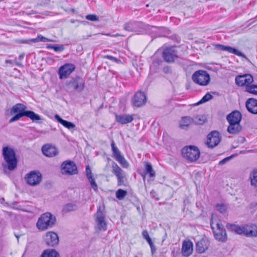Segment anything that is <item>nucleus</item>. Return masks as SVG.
Masks as SVG:
<instances>
[{"mask_svg":"<svg viewBox=\"0 0 257 257\" xmlns=\"http://www.w3.org/2000/svg\"><path fill=\"white\" fill-rule=\"evenodd\" d=\"M16 235V237L18 239L19 236L18 235Z\"/></svg>","mask_w":257,"mask_h":257,"instance_id":"obj_59","label":"nucleus"},{"mask_svg":"<svg viewBox=\"0 0 257 257\" xmlns=\"http://www.w3.org/2000/svg\"><path fill=\"white\" fill-rule=\"evenodd\" d=\"M84 86V81L80 77L72 78L65 84L66 89L68 92H72L74 90L81 92L83 90Z\"/></svg>","mask_w":257,"mask_h":257,"instance_id":"obj_6","label":"nucleus"},{"mask_svg":"<svg viewBox=\"0 0 257 257\" xmlns=\"http://www.w3.org/2000/svg\"><path fill=\"white\" fill-rule=\"evenodd\" d=\"M55 42V41L51 39H48L45 37H43V36L39 35L38 36V37L35 38L33 39V42Z\"/></svg>","mask_w":257,"mask_h":257,"instance_id":"obj_39","label":"nucleus"},{"mask_svg":"<svg viewBox=\"0 0 257 257\" xmlns=\"http://www.w3.org/2000/svg\"><path fill=\"white\" fill-rule=\"evenodd\" d=\"M149 245L151 248L152 251H153V249H154V248H155V245H154V243L153 242H152V244H149Z\"/></svg>","mask_w":257,"mask_h":257,"instance_id":"obj_53","label":"nucleus"},{"mask_svg":"<svg viewBox=\"0 0 257 257\" xmlns=\"http://www.w3.org/2000/svg\"><path fill=\"white\" fill-rule=\"evenodd\" d=\"M24 55H20L19 58L20 60H21L22 59H23L24 58Z\"/></svg>","mask_w":257,"mask_h":257,"instance_id":"obj_57","label":"nucleus"},{"mask_svg":"<svg viewBox=\"0 0 257 257\" xmlns=\"http://www.w3.org/2000/svg\"><path fill=\"white\" fill-rule=\"evenodd\" d=\"M64 49V46L62 45H54L53 50L56 52H61Z\"/></svg>","mask_w":257,"mask_h":257,"instance_id":"obj_45","label":"nucleus"},{"mask_svg":"<svg viewBox=\"0 0 257 257\" xmlns=\"http://www.w3.org/2000/svg\"><path fill=\"white\" fill-rule=\"evenodd\" d=\"M193 252V243L191 241L184 240L182 243V254L184 256H190Z\"/></svg>","mask_w":257,"mask_h":257,"instance_id":"obj_21","label":"nucleus"},{"mask_svg":"<svg viewBox=\"0 0 257 257\" xmlns=\"http://www.w3.org/2000/svg\"><path fill=\"white\" fill-rule=\"evenodd\" d=\"M41 118L40 116L38 114H37L33 112V121L38 120H41Z\"/></svg>","mask_w":257,"mask_h":257,"instance_id":"obj_49","label":"nucleus"},{"mask_svg":"<svg viewBox=\"0 0 257 257\" xmlns=\"http://www.w3.org/2000/svg\"><path fill=\"white\" fill-rule=\"evenodd\" d=\"M75 69V66L72 64H66L59 69V78L61 79L67 77Z\"/></svg>","mask_w":257,"mask_h":257,"instance_id":"obj_15","label":"nucleus"},{"mask_svg":"<svg viewBox=\"0 0 257 257\" xmlns=\"http://www.w3.org/2000/svg\"><path fill=\"white\" fill-rule=\"evenodd\" d=\"M133 119V116L128 114L116 115V121L121 124H126L131 122Z\"/></svg>","mask_w":257,"mask_h":257,"instance_id":"obj_26","label":"nucleus"},{"mask_svg":"<svg viewBox=\"0 0 257 257\" xmlns=\"http://www.w3.org/2000/svg\"><path fill=\"white\" fill-rule=\"evenodd\" d=\"M25 180L28 184L32 186V171L29 172L26 175Z\"/></svg>","mask_w":257,"mask_h":257,"instance_id":"obj_42","label":"nucleus"},{"mask_svg":"<svg viewBox=\"0 0 257 257\" xmlns=\"http://www.w3.org/2000/svg\"><path fill=\"white\" fill-rule=\"evenodd\" d=\"M89 181L93 190L94 191H97L98 187L97 184L95 183L94 181V179L93 178L91 179H89Z\"/></svg>","mask_w":257,"mask_h":257,"instance_id":"obj_44","label":"nucleus"},{"mask_svg":"<svg viewBox=\"0 0 257 257\" xmlns=\"http://www.w3.org/2000/svg\"><path fill=\"white\" fill-rule=\"evenodd\" d=\"M193 123L196 124L201 125L206 121V118L204 115H198L192 118Z\"/></svg>","mask_w":257,"mask_h":257,"instance_id":"obj_34","label":"nucleus"},{"mask_svg":"<svg viewBox=\"0 0 257 257\" xmlns=\"http://www.w3.org/2000/svg\"><path fill=\"white\" fill-rule=\"evenodd\" d=\"M20 42L22 43H27V40H21Z\"/></svg>","mask_w":257,"mask_h":257,"instance_id":"obj_55","label":"nucleus"},{"mask_svg":"<svg viewBox=\"0 0 257 257\" xmlns=\"http://www.w3.org/2000/svg\"><path fill=\"white\" fill-rule=\"evenodd\" d=\"M146 102V96L143 92H137L132 100L133 105L135 107H139L144 105Z\"/></svg>","mask_w":257,"mask_h":257,"instance_id":"obj_18","label":"nucleus"},{"mask_svg":"<svg viewBox=\"0 0 257 257\" xmlns=\"http://www.w3.org/2000/svg\"><path fill=\"white\" fill-rule=\"evenodd\" d=\"M193 123L192 118L189 116H185L182 118L180 121V127L182 129H186Z\"/></svg>","mask_w":257,"mask_h":257,"instance_id":"obj_32","label":"nucleus"},{"mask_svg":"<svg viewBox=\"0 0 257 257\" xmlns=\"http://www.w3.org/2000/svg\"><path fill=\"white\" fill-rule=\"evenodd\" d=\"M86 19L89 21L93 22L98 21L99 20L98 17L96 15L94 14L87 15L86 16Z\"/></svg>","mask_w":257,"mask_h":257,"instance_id":"obj_43","label":"nucleus"},{"mask_svg":"<svg viewBox=\"0 0 257 257\" xmlns=\"http://www.w3.org/2000/svg\"><path fill=\"white\" fill-rule=\"evenodd\" d=\"M6 63H12V61L10 60H7L6 61Z\"/></svg>","mask_w":257,"mask_h":257,"instance_id":"obj_58","label":"nucleus"},{"mask_svg":"<svg viewBox=\"0 0 257 257\" xmlns=\"http://www.w3.org/2000/svg\"><path fill=\"white\" fill-rule=\"evenodd\" d=\"M126 195L127 192L121 189L117 190L115 193L116 197L120 200L123 199Z\"/></svg>","mask_w":257,"mask_h":257,"instance_id":"obj_38","label":"nucleus"},{"mask_svg":"<svg viewBox=\"0 0 257 257\" xmlns=\"http://www.w3.org/2000/svg\"><path fill=\"white\" fill-rule=\"evenodd\" d=\"M104 58L108 59L109 60H111L113 62H116V63H117L119 61V60L117 58L114 57L112 56H110V55H105L104 56Z\"/></svg>","mask_w":257,"mask_h":257,"instance_id":"obj_46","label":"nucleus"},{"mask_svg":"<svg viewBox=\"0 0 257 257\" xmlns=\"http://www.w3.org/2000/svg\"><path fill=\"white\" fill-rule=\"evenodd\" d=\"M216 209L221 213H224L226 212L227 207L223 204H218L216 205Z\"/></svg>","mask_w":257,"mask_h":257,"instance_id":"obj_41","label":"nucleus"},{"mask_svg":"<svg viewBox=\"0 0 257 257\" xmlns=\"http://www.w3.org/2000/svg\"><path fill=\"white\" fill-rule=\"evenodd\" d=\"M44 240L47 245L52 247L57 245L59 241L58 235L54 231L47 232L44 236Z\"/></svg>","mask_w":257,"mask_h":257,"instance_id":"obj_12","label":"nucleus"},{"mask_svg":"<svg viewBox=\"0 0 257 257\" xmlns=\"http://www.w3.org/2000/svg\"><path fill=\"white\" fill-rule=\"evenodd\" d=\"M54 46V45H49L48 46H47V48L48 49H53Z\"/></svg>","mask_w":257,"mask_h":257,"instance_id":"obj_54","label":"nucleus"},{"mask_svg":"<svg viewBox=\"0 0 257 257\" xmlns=\"http://www.w3.org/2000/svg\"><path fill=\"white\" fill-rule=\"evenodd\" d=\"M242 129L240 123H229L227 127V132L230 134H236L239 133Z\"/></svg>","mask_w":257,"mask_h":257,"instance_id":"obj_27","label":"nucleus"},{"mask_svg":"<svg viewBox=\"0 0 257 257\" xmlns=\"http://www.w3.org/2000/svg\"><path fill=\"white\" fill-rule=\"evenodd\" d=\"M163 57L166 62H173L177 57V52L175 47H170L166 48L163 52Z\"/></svg>","mask_w":257,"mask_h":257,"instance_id":"obj_17","label":"nucleus"},{"mask_svg":"<svg viewBox=\"0 0 257 257\" xmlns=\"http://www.w3.org/2000/svg\"><path fill=\"white\" fill-rule=\"evenodd\" d=\"M119 36L118 34H116L114 36L116 37V36Z\"/></svg>","mask_w":257,"mask_h":257,"instance_id":"obj_60","label":"nucleus"},{"mask_svg":"<svg viewBox=\"0 0 257 257\" xmlns=\"http://www.w3.org/2000/svg\"><path fill=\"white\" fill-rule=\"evenodd\" d=\"M77 209V206L76 204L74 203H69L64 206L62 211L65 213H67L75 211Z\"/></svg>","mask_w":257,"mask_h":257,"instance_id":"obj_33","label":"nucleus"},{"mask_svg":"<svg viewBox=\"0 0 257 257\" xmlns=\"http://www.w3.org/2000/svg\"><path fill=\"white\" fill-rule=\"evenodd\" d=\"M247 110L253 114H257V100L253 98H248L245 103Z\"/></svg>","mask_w":257,"mask_h":257,"instance_id":"obj_22","label":"nucleus"},{"mask_svg":"<svg viewBox=\"0 0 257 257\" xmlns=\"http://www.w3.org/2000/svg\"><path fill=\"white\" fill-rule=\"evenodd\" d=\"M208 247L205 240L201 239L198 241L196 245V250L198 253H201L204 252Z\"/></svg>","mask_w":257,"mask_h":257,"instance_id":"obj_31","label":"nucleus"},{"mask_svg":"<svg viewBox=\"0 0 257 257\" xmlns=\"http://www.w3.org/2000/svg\"><path fill=\"white\" fill-rule=\"evenodd\" d=\"M232 157H233V156H230L229 157L225 158V159H224L220 161L219 164L222 165V164H224L226 161H227L229 160L230 159L232 158Z\"/></svg>","mask_w":257,"mask_h":257,"instance_id":"obj_47","label":"nucleus"},{"mask_svg":"<svg viewBox=\"0 0 257 257\" xmlns=\"http://www.w3.org/2000/svg\"><path fill=\"white\" fill-rule=\"evenodd\" d=\"M253 81L252 75L249 74L239 75L235 78L236 84L240 86H247L251 84Z\"/></svg>","mask_w":257,"mask_h":257,"instance_id":"obj_14","label":"nucleus"},{"mask_svg":"<svg viewBox=\"0 0 257 257\" xmlns=\"http://www.w3.org/2000/svg\"><path fill=\"white\" fill-rule=\"evenodd\" d=\"M220 140L221 136L219 133L214 131L208 135L207 145L209 148H213L218 145Z\"/></svg>","mask_w":257,"mask_h":257,"instance_id":"obj_13","label":"nucleus"},{"mask_svg":"<svg viewBox=\"0 0 257 257\" xmlns=\"http://www.w3.org/2000/svg\"><path fill=\"white\" fill-rule=\"evenodd\" d=\"M54 117L59 123L69 130L74 129L75 127V125L73 123L63 119L58 114L55 115Z\"/></svg>","mask_w":257,"mask_h":257,"instance_id":"obj_29","label":"nucleus"},{"mask_svg":"<svg viewBox=\"0 0 257 257\" xmlns=\"http://www.w3.org/2000/svg\"><path fill=\"white\" fill-rule=\"evenodd\" d=\"M142 235L146 240L147 239V238H149L150 237L148 232L146 230L143 231Z\"/></svg>","mask_w":257,"mask_h":257,"instance_id":"obj_48","label":"nucleus"},{"mask_svg":"<svg viewBox=\"0 0 257 257\" xmlns=\"http://www.w3.org/2000/svg\"><path fill=\"white\" fill-rule=\"evenodd\" d=\"M244 235L248 237L257 236V226L254 224L244 226Z\"/></svg>","mask_w":257,"mask_h":257,"instance_id":"obj_24","label":"nucleus"},{"mask_svg":"<svg viewBox=\"0 0 257 257\" xmlns=\"http://www.w3.org/2000/svg\"><path fill=\"white\" fill-rule=\"evenodd\" d=\"M143 24L138 22H130L123 26L124 29L130 32L139 33L141 32Z\"/></svg>","mask_w":257,"mask_h":257,"instance_id":"obj_16","label":"nucleus"},{"mask_svg":"<svg viewBox=\"0 0 257 257\" xmlns=\"http://www.w3.org/2000/svg\"><path fill=\"white\" fill-rule=\"evenodd\" d=\"M169 68L167 67V68H165L164 69V71L165 72H167L168 71H169Z\"/></svg>","mask_w":257,"mask_h":257,"instance_id":"obj_56","label":"nucleus"},{"mask_svg":"<svg viewBox=\"0 0 257 257\" xmlns=\"http://www.w3.org/2000/svg\"><path fill=\"white\" fill-rule=\"evenodd\" d=\"M226 228L238 234H244V226H240L233 224H227Z\"/></svg>","mask_w":257,"mask_h":257,"instance_id":"obj_30","label":"nucleus"},{"mask_svg":"<svg viewBox=\"0 0 257 257\" xmlns=\"http://www.w3.org/2000/svg\"><path fill=\"white\" fill-rule=\"evenodd\" d=\"M111 167L112 172L117 180V186H126V178L124 172L115 162L112 163Z\"/></svg>","mask_w":257,"mask_h":257,"instance_id":"obj_9","label":"nucleus"},{"mask_svg":"<svg viewBox=\"0 0 257 257\" xmlns=\"http://www.w3.org/2000/svg\"><path fill=\"white\" fill-rule=\"evenodd\" d=\"M40 257H61L60 253L55 249L48 248L44 250Z\"/></svg>","mask_w":257,"mask_h":257,"instance_id":"obj_28","label":"nucleus"},{"mask_svg":"<svg viewBox=\"0 0 257 257\" xmlns=\"http://www.w3.org/2000/svg\"><path fill=\"white\" fill-rule=\"evenodd\" d=\"M229 123H240L241 120V114L238 111H233L226 117Z\"/></svg>","mask_w":257,"mask_h":257,"instance_id":"obj_23","label":"nucleus"},{"mask_svg":"<svg viewBox=\"0 0 257 257\" xmlns=\"http://www.w3.org/2000/svg\"><path fill=\"white\" fill-rule=\"evenodd\" d=\"M43 154L48 157H53L58 154L57 149L54 146L50 144H46L42 148Z\"/></svg>","mask_w":257,"mask_h":257,"instance_id":"obj_19","label":"nucleus"},{"mask_svg":"<svg viewBox=\"0 0 257 257\" xmlns=\"http://www.w3.org/2000/svg\"><path fill=\"white\" fill-rule=\"evenodd\" d=\"M86 174H88V173H91V170L90 168V167L87 166L86 167Z\"/></svg>","mask_w":257,"mask_h":257,"instance_id":"obj_50","label":"nucleus"},{"mask_svg":"<svg viewBox=\"0 0 257 257\" xmlns=\"http://www.w3.org/2000/svg\"><path fill=\"white\" fill-rule=\"evenodd\" d=\"M251 185L257 187V170H253L250 175Z\"/></svg>","mask_w":257,"mask_h":257,"instance_id":"obj_36","label":"nucleus"},{"mask_svg":"<svg viewBox=\"0 0 257 257\" xmlns=\"http://www.w3.org/2000/svg\"><path fill=\"white\" fill-rule=\"evenodd\" d=\"M111 147L112 151L113 157L120 164L123 168H127L128 164L126 160L125 159L123 156L121 154V153L118 148L115 146L113 141L111 142Z\"/></svg>","mask_w":257,"mask_h":257,"instance_id":"obj_11","label":"nucleus"},{"mask_svg":"<svg viewBox=\"0 0 257 257\" xmlns=\"http://www.w3.org/2000/svg\"><path fill=\"white\" fill-rule=\"evenodd\" d=\"M61 171L63 175L67 176H72L78 173L76 165L70 160H66L61 164Z\"/></svg>","mask_w":257,"mask_h":257,"instance_id":"obj_8","label":"nucleus"},{"mask_svg":"<svg viewBox=\"0 0 257 257\" xmlns=\"http://www.w3.org/2000/svg\"><path fill=\"white\" fill-rule=\"evenodd\" d=\"M144 164V174L142 175V176L143 177L144 180H145V175L148 174L149 175V177L151 178L155 177L156 175V172L155 170L153 169L152 165L147 162H145Z\"/></svg>","mask_w":257,"mask_h":257,"instance_id":"obj_25","label":"nucleus"},{"mask_svg":"<svg viewBox=\"0 0 257 257\" xmlns=\"http://www.w3.org/2000/svg\"><path fill=\"white\" fill-rule=\"evenodd\" d=\"M215 48L218 50L223 51H227L230 53L235 54L238 56L245 58V56L243 53L233 47L221 44H216L215 45Z\"/></svg>","mask_w":257,"mask_h":257,"instance_id":"obj_20","label":"nucleus"},{"mask_svg":"<svg viewBox=\"0 0 257 257\" xmlns=\"http://www.w3.org/2000/svg\"><path fill=\"white\" fill-rule=\"evenodd\" d=\"M183 157L187 160L193 162L197 160L200 155L199 149L195 146H187L181 151Z\"/></svg>","mask_w":257,"mask_h":257,"instance_id":"obj_5","label":"nucleus"},{"mask_svg":"<svg viewBox=\"0 0 257 257\" xmlns=\"http://www.w3.org/2000/svg\"><path fill=\"white\" fill-rule=\"evenodd\" d=\"M193 81L199 85L206 86L210 81V77L207 71L199 70L195 71L192 75Z\"/></svg>","mask_w":257,"mask_h":257,"instance_id":"obj_7","label":"nucleus"},{"mask_svg":"<svg viewBox=\"0 0 257 257\" xmlns=\"http://www.w3.org/2000/svg\"><path fill=\"white\" fill-rule=\"evenodd\" d=\"M86 175H87V177L88 179V180L93 179L92 172L90 173V174L89 173L87 174Z\"/></svg>","mask_w":257,"mask_h":257,"instance_id":"obj_51","label":"nucleus"},{"mask_svg":"<svg viewBox=\"0 0 257 257\" xmlns=\"http://www.w3.org/2000/svg\"><path fill=\"white\" fill-rule=\"evenodd\" d=\"M56 222V217L50 212L43 214L39 218L36 226L39 230L44 231L52 228Z\"/></svg>","mask_w":257,"mask_h":257,"instance_id":"obj_2","label":"nucleus"},{"mask_svg":"<svg viewBox=\"0 0 257 257\" xmlns=\"http://www.w3.org/2000/svg\"><path fill=\"white\" fill-rule=\"evenodd\" d=\"M3 156L8 169L10 171L14 170L17 167L18 163L15 151L9 147H5L3 149Z\"/></svg>","mask_w":257,"mask_h":257,"instance_id":"obj_4","label":"nucleus"},{"mask_svg":"<svg viewBox=\"0 0 257 257\" xmlns=\"http://www.w3.org/2000/svg\"><path fill=\"white\" fill-rule=\"evenodd\" d=\"M212 96L209 93H207L202 97V98L199 102H198L196 104L197 105H199V104H200L201 103L206 102L209 101V100H210L211 99H212Z\"/></svg>","mask_w":257,"mask_h":257,"instance_id":"obj_40","label":"nucleus"},{"mask_svg":"<svg viewBox=\"0 0 257 257\" xmlns=\"http://www.w3.org/2000/svg\"><path fill=\"white\" fill-rule=\"evenodd\" d=\"M146 240L149 244H151L152 242H153L150 237L147 238Z\"/></svg>","mask_w":257,"mask_h":257,"instance_id":"obj_52","label":"nucleus"},{"mask_svg":"<svg viewBox=\"0 0 257 257\" xmlns=\"http://www.w3.org/2000/svg\"><path fill=\"white\" fill-rule=\"evenodd\" d=\"M210 225L215 238L219 241H225L227 239L226 233L221 221L212 215Z\"/></svg>","mask_w":257,"mask_h":257,"instance_id":"obj_1","label":"nucleus"},{"mask_svg":"<svg viewBox=\"0 0 257 257\" xmlns=\"http://www.w3.org/2000/svg\"><path fill=\"white\" fill-rule=\"evenodd\" d=\"M104 209V206H100L94 215L96 218L95 221L98 229L105 231L106 230L107 225L105 221V215L103 212Z\"/></svg>","mask_w":257,"mask_h":257,"instance_id":"obj_10","label":"nucleus"},{"mask_svg":"<svg viewBox=\"0 0 257 257\" xmlns=\"http://www.w3.org/2000/svg\"><path fill=\"white\" fill-rule=\"evenodd\" d=\"M245 91L252 94L257 95V85L251 84L245 87Z\"/></svg>","mask_w":257,"mask_h":257,"instance_id":"obj_37","label":"nucleus"},{"mask_svg":"<svg viewBox=\"0 0 257 257\" xmlns=\"http://www.w3.org/2000/svg\"><path fill=\"white\" fill-rule=\"evenodd\" d=\"M26 106L21 103L14 105L11 109V113L15 114L9 120L10 123L19 120L23 116H27L32 119V111L26 110Z\"/></svg>","mask_w":257,"mask_h":257,"instance_id":"obj_3","label":"nucleus"},{"mask_svg":"<svg viewBox=\"0 0 257 257\" xmlns=\"http://www.w3.org/2000/svg\"><path fill=\"white\" fill-rule=\"evenodd\" d=\"M42 176L40 172L33 171V186L39 184L42 181Z\"/></svg>","mask_w":257,"mask_h":257,"instance_id":"obj_35","label":"nucleus"}]
</instances>
